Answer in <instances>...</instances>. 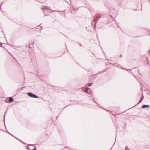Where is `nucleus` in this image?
<instances>
[{"label":"nucleus","mask_w":150,"mask_h":150,"mask_svg":"<svg viewBox=\"0 0 150 150\" xmlns=\"http://www.w3.org/2000/svg\"><path fill=\"white\" fill-rule=\"evenodd\" d=\"M28 95L29 96L31 97H33L35 98H38V96L36 95L33 94L31 93H28Z\"/></svg>","instance_id":"obj_1"},{"label":"nucleus","mask_w":150,"mask_h":150,"mask_svg":"<svg viewBox=\"0 0 150 150\" xmlns=\"http://www.w3.org/2000/svg\"><path fill=\"white\" fill-rule=\"evenodd\" d=\"M9 101L10 102H12L13 101V98L11 97H10L9 98Z\"/></svg>","instance_id":"obj_2"},{"label":"nucleus","mask_w":150,"mask_h":150,"mask_svg":"<svg viewBox=\"0 0 150 150\" xmlns=\"http://www.w3.org/2000/svg\"><path fill=\"white\" fill-rule=\"evenodd\" d=\"M143 98H144V96H143L141 99V100L139 101V103L141 102L142 101Z\"/></svg>","instance_id":"obj_3"},{"label":"nucleus","mask_w":150,"mask_h":150,"mask_svg":"<svg viewBox=\"0 0 150 150\" xmlns=\"http://www.w3.org/2000/svg\"><path fill=\"white\" fill-rule=\"evenodd\" d=\"M89 89V88H87V87L86 88V91H85V92H86V93H87L88 92V91Z\"/></svg>","instance_id":"obj_4"},{"label":"nucleus","mask_w":150,"mask_h":150,"mask_svg":"<svg viewBox=\"0 0 150 150\" xmlns=\"http://www.w3.org/2000/svg\"><path fill=\"white\" fill-rule=\"evenodd\" d=\"M149 105H144L143 106V108L148 107H149Z\"/></svg>","instance_id":"obj_5"},{"label":"nucleus","mask_w":150,"mask_h":150,"mask_svg":"<svg viewBox=\"0 0 150 150\" xmlns=\"http://www.w3.org/2000/svg\"><path fill=\"white\" fill-rule=\"evenodd\" d=\"M92 83H89L88 84V86H90L92 85Z\"/></svg>","instance_id":"obj_6"},{"label":"nucleus","mask_w":150,"mask_h":150,"mask_svg":"<svg viewBox=\"0 0 150 150\" xmlns=\"http://www.w3.org/2000/svg\"><path fill=\"white\" fill-rule=\"evenodd\" d=\"M47 7L45 6V7H44V8H43V9H47Z\"/></svg>","instance_id":"obj_7"}]
</instances>
